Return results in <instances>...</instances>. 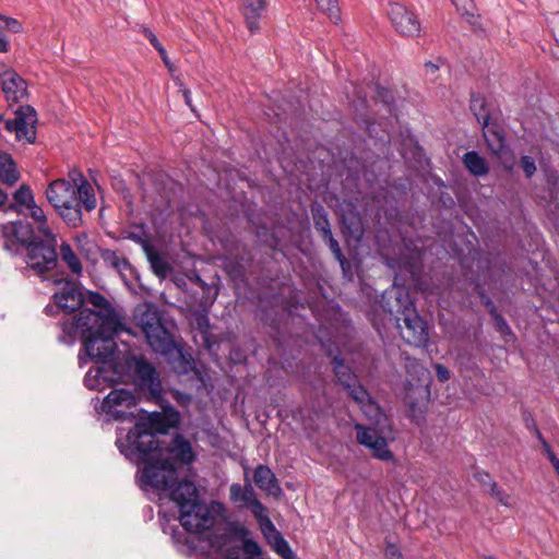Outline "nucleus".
Returning <instances> with one entry per match:
<instances>
[{
	"instance_id": "obj_1",
	"label": "nucleus",
	"mask_w": 559,
	"mask_h": 559,
	"mask_svg": "<svg viewBox=\"0 0 559 559\" xmlns=\"http://www.w3.org/2000/svg\"><path fill=\"white\" fill-rule=\"evenodd\" d=\"M116 444L129 461L144 464L141 471L143 486L171 492L180 483L175 464L165 457L158 439L146 424H135L124 436L120 430Z\"/></svg>"
},
{
	"instance_id": "obj_2",
	"label": "nucleus",
	"mask_w": 559,
	"mask_h": 559,
	"mask_svg": "<svg viewBox=\"0 0 559 559\" xmlns=\"http://www.w3.org/2000/svg\"><path fill=\"white\" fill-rule=\"evenodd\" d=\"M70 179H57L49 183L46 197L61 218L71 227L82 224V206L86 211L96 207V198L88 181L76 170Z\"/></svg>"
},
{
	"instance_id": "obj_3",
	"label": "nucleus",
	"mask_w": 559,
	"mask_h": 559,
	"mask_svg": "<svg viewBox=\"0 0 559 559\" xmlns=\"http://www.w3.org/2000/svg\"><path fill=\"white\" fill-rule=\"evenodd\" d=\"M384 298H388L383 309L394 316L401 336L408 344L426 346L429 340L427 324L417 313L407 290L404 287H393L386 290Z\"/></svg>"
},
{
	"instance_id": "obj_4",
	"label": "nucleus",
	"mask_w": 559,
	"mask_h": 559,
	"mask_svg": "<svg viewBox=\"0 0 559 559\" xmlns=\"http://www.w3.org/2000/svg\"><path fill=\"white\" fill-rule=\"evenodd\" d=\"M170 499L179 508V521L186 531L202 533L214 525V515L209 507L200 501L197 486L192 481H180L173 489Z\"/></svg>"
},
{
	"instance_id": "obj_5",
	"label": "nucleus",
	"mask_w": 559,
	"mask_h": 559,
	"mask_svg": "<svg viewBox=\"0 0 559 559\" xmlns=\"http://www.w3.org/2000/svg\"><path fill=\"white\" fill-rule=\"evenodd\" d=\"M134 322L145 336L148 346L164 356L180 354L173 335L165 328L160 312L152 302L139 305L134 310Z\"/></svg>"
},
{
	"instance_id": "obj_6",
	"label": "nucleus",
	"mask_w": 559,
	"mask_h": 559,
	"mask_svg": "<svg viewBox=\"0 0 559 559\" xmlns=\"http://www.w3.org/2000/svg\"><path fill=\"white\" fill-rule=\"evenodd\" d=\"M25 262L27 267L37 275H44L52 271L58 263L57 238L55 235H39L34 233L32 237L24 243Z\"/></svg>"
},
{
	"instance_id": "obj_7",
	"label": "nucleus",
	"mask_w": 559,
	"mask_h": 559,
	"mask_svg": "<svg viewBox=\"0 0 559 559\" xmlns=\"http://www.w3.org/2000/svg\"><path fill=\"white\" fill-rule=\"evenodd\" d=\"M120 317L112 309L95 311L88 308L82 309L73 321H64L61 328L66 334L73 336L79 333L84 341L85 336H94L102 330L110 331L111 324H117Z\"/></svg>"
},
{
	"instance_id": "obj_8",
	"label": "nucleus",
	"mask_w": 559,
	"mask_h": 559,
	"mask_svg": "<svg viewBox=\"0 0 559 559\" xmlns=\"http://www.w3.org/2000/svg\"><path fill=\"white\" fill-rule=\"evenodd\" d=\"M128 369L132 373L134 383L148 393L150 399L156 402L162 397V382L156 368L144 357L131 356L127 359Z\"/></svg>"
},
{
	"instance_id": "obj_9",
	"label": "nucleus",
	"mask_w": 559,
	"mask_h": 559,
	"mask_svg": "<svg viewBox=\"0 0 559 559\" xmlns=\"http://www.w3.org/2000/svg\"><path fill=\"white\" fill-rule=\"evenodd\" d=\"M111 328L110 331L106 332L104 329L94 336H85L83 346L91 358L105 361L115 353L116 343L114 336L122 331H127V329L121 320L117 324H111Z\"/></svg>"
},
{
	"instance_id": "obj_10",
	"label": "nucleus",
	"mask_w": 559,
	"mask_h": 559,
	"mask_svg": "<svg viewBox=\"0 0 559 559\" xmlns=\"http://www.w3.org/2000/svg\"><path fill=\"white\" fill-rule=\"evenodd\" d=\"M357 442L370 450L372 456L383 462L394 461V454L389 449L388 441L378 430L360 424L355 425Z\"/></svg>"
},
{
	"instance_id": "obj_11",
	"label": "nucleus",
	"mask_w": 559,
	"mask_h": 559,
	"mask_svg": "<svg viewBox=\"0 0 559 559\" xmlns=\"http://www.w3.org/2000/svg\"><path fill=\"white\" fill-rule=\"evenodd\" d=\"M248 530L238 522L226 523L222 533L216 534L212 542L219 550H224L227 559H238L240 548L237 544L248 535Z\"/></svg>"
},
{
	"instance_id": "obj_12",
	"label": "nucleus",
	"mask_w": 559,
	"mask_h": 559,
	"mask_svg": "<svg viewBox=\"0 0 559 559\" xmlns=\"http://www.w3.org/2000/svg\"><path fill=\"white\" fill-rule=\"evenodd\" d=\"M36 123L37 115L35 109L31 106H25L16 111L14 119L5 121V128L8 131L15 133L16 140H25V142L32 144L36 140Z\"/></svg>"
},
{
	"instance_id": "obj_13",
	"label": "nucleus",
	"mask_w": 559,
	"mask_h": 559,
	"mask_svg": "<svg viewBox=\"0 0 559 559\" xmlns=\"http://www.w3.org/2000/svg\"><path fill=\"white\" fill-rule=\"evenodd\" d=\"M136 404L133 393L126 389L112 390L103 401L102 411L116 420H126L132 413L128 409Z\"/></svg>"
},
{
	"instance_id": "obj_14",
	"label": "nucleus",
	"mask_w": 559,
	"mask_h": 559,
	"mask_svg": "<svg viewBox=\"0 0 559 559\" xmlns=\"http://www.w3.org/2000/svg\"><path fill=\"white\" fill-rule=\"evenodd\" d=\"M229 498L234 503H238L240 508L249 509L257 521H260L269 514L267 509L257 498L254 488L249 480H247L243 486L240 484H231Z\"/></svg>"
},
{
	"instance_id": "obj_15",
	"label": "nucleus",
	"mask_w": 559,
	"mask_h": 559,
	"mask_svg": "<svg viewBox=\"0 0 559 559\" xmlns=\"http://www.w3.org/2000/svg\"><path fill=\"white\" fill-rule=\"evenodd\" d=\"M389 16L399 34L408 37H413L419 34L420 23L417 16L403 4H391Z\"/></svg>"
},
{
	"instance_id": "obj_16",
	"label": "nucleus",
	"mask_w": 559,
	"mask_h": 559,
	"mask_svg": "<svg viewBox=\"0 0 559 559\" xmlns=\"http://www.w3.org/2000/svg\"><path fill=\"white\" fill-rule=\"evenodd\" d=\"M56 284L61 285L60 290L53 294L56 306L66 312H73L80 309L83 304V296L76 283L68 280H58Z\"/></svg>"
},
{
	"instance_id": "obj_17",
	"label": "nucleus",
	"mask_w": 559,
	"mask_h": 559,
	"mask_svg": "<svg viewBox=\"0 0 559 559\" xmlns=\"http://www.w3.org/2000/svg\"><path fill=\"white\" fill-rule=\"evenodd\" d=\"M349 396L360 406L364 414L371 420L380 423L384 416L379 405L372 400L368 391L358 383L357 379L353 382H346L344 386Z\"/></svg>"
},
{
	"instance_id": "obj_18",
	"label": "nucleus",
	"mask_w": 559,
	"mask_h": 559,
	"mask_svg": "<svg viewBox=\"0 0 559 559\" xmlns=\"http://www.w3.org/2000/svg\"><path fill=\"white\" fill-rule=\"evenodd\" d=\"M260 530L273 550L283 559H297L287 540L276 530L269 514L258 521Z\"/></svg>"
},
{
	"instance_id": "obj_19",
	"label": "nucleus",
	"mask_w": 559,
	"mask_h": 559,
	"mask_svg": "<svg viewBox=\"0 0 559 559\" xmlns=\"http://www.w3.org/2000/svg\"><path fill=\"white\" fill-rule=\"evenodd\" d=\"M2 237L4 238L3 248L12 251L17 242L24 245L34 233L25 223L10 222L0 226Z\"/></svg>"
},
{
	"instance_id": "obj_20",
	"label": "nucleus",
	"mask_w": 559,
	"mask_h": 559,
	"mask_svg": "<svg viewBox=\"0 0 559 559\" xmlns=\"http://www.w3.org/2000/svg\"><path fill=\"white\" fill-rule=\"evenodd\" d=\"M2 91L10 102H19L26 95V82L13 70L0 71Z\"/></svg>"
},
{
	"instance_id": "obj_21",
	"label": "nucleus",
	"mask_w": 559,
	"mask_h": 559,
	"mask_svg": "<svg viewBox=\"0 0 559 559\" xmlns=\"http://www.w3.org/2000/svg\"><path fill=\"white\" fill-rule=\"evenodd\" d=\"M167 452L181 464L188 465L195 460V453L192 449L191 442L180 433H177L173 438Z\"/></svg>"
},
{
	"instance_id": "obj_22",
	"label": "nucleus",
	"mask_w": 559,
	"mask_h": 559,
	"mask_svg": "<svg viewBox=\"0 0 559 559\" xmlns=\"http://www.w3.org/2000/svg\"><path fill=\"white\" fill-rule=\"evenodd\" d=\"M267 0H242V13L251 33L257 32L259 21L266 12Z\"/></svg>"
},
{
	"instance_id": "obj_23",
	"label": "nucleus",
	"mask_w": 559,
	"mask_h": 559,
	"mask_svg": "<svg viewBox=\"0 0 559 559\" xmlns=\"http://www.w3.org/2000/svg\"><path fill=\"white\" fill-rule=\"evenodd\" d=\"M180 421V414L174 407H164L163 413L153 412L148 416L152 428L158 432H167L169 428L176 427Z\"/></svg>"
},
{
	"instance_id": "obj_24",
	"label": "nucleus",
	"mask_w": 559,
	"mask_h": 559,
	"mask_svg": "<svg viewBox=\"0 0 559 559\" xmlns=\"http://www.w3.org/2000/svg\"><path fill=\"white\" fill-rule=\"evenodd\" d=\"M253 479L255 485L269 495L277 496L282 492L274 473L266 465H258L254 469Z\"/></svg>"
},
{
	"instance_id": "obj_25",
	"label": "nucleus",
	"mask_w": 559,
	"mask_h": 559,
	"mask_svg": "<svg viewBox=\"0 0 559 559\" xmlns=\"http://www.w3.org/2000/svg\"><path fill=\"white\" fill-rule=\"evenodd\" d=\"M483 127V135L487 143L488 148L496 156H501L506 150V140L504 136L499 129V127L495 123L488 122V124H484Z\"/></svg>"
},
{
	"instance_id": "obj_26",
	"label": "nucleus",
	"mask_w": 559,
	"mask_h": 559,
	"mask_svg": "<svg viewBox=\"0 0 559 559\" xmlns=\"http://www.w3.org/2000/svg\"><path fill=\"white\" fill-rule=\"evenodd\" d=\"M20 178L15 162L8 153H0V180L9 186L14 185Z\"/></svg>"
},
{
	"instance_id": "obj_27",
	"label": "nucleus",
	"mask_w": 559,
	"mask_h": 559,
	"mask_svg": "<svg viewBox=\"0 0 559 559\" xmlns=\"http://www.w3.org/2000/svg\"><path fill=\"white\" fill-rule=\"evenodd\" d=\"M405 369L411 380L417 384L429 383L430 372L418 359L406 357Z\"/></svg>"
},
{
	"instance_id": "obj_28",
	"label": "nucleus",
	"mask_w": 559,
	"mask_h": 559,
	"mask_svg": "<svg viewBox=\"0 0 559 559\" xmlns=\"http://www.w3.org/2000/svg\"><path fill=\"white\" fill-rule=\"evenodd\" d=\"M463 163L475 176H483L488 173L486 160L475 151L467 152L463 157Z\"/></svg>"
},
{
	"instance_id": "obj_29",
	"label": "nucleus",
	"mask_w": 559,
	"mask_h": 559,
	"mask_svg": "<svg viewBox=\"0 0 559 559\" xmlns=\"http://www.w3.org/2000/svg\"><path fill=\"white\" fill-rule=\"evenodd\" d=\"M59 257L73 274L80 275L82 273V263L68 242L60 245Z\"/></svg>"
},
{
	"instance_id": "obj_30",
	"label": "nucleus",
	"mask_w": 559,
	"mask_h": 559,
	"mask_svg": "<svg viewBox=\"0 0 559 559\" xmlns=\"http://www.w3.org/2000/svg\"><path fill=\"white\" fill-rule=\"evenodd\" d=\"M471 110L476 117L477 121L481 126L488 124L490 122V112L487 108V103L484 97L480 95L473 94L471 97Z\"/></svg>"
},
{
	"instance_id": "obj_31",
	"label": "nucleus",
	"mask_w": 559,
	"mask_h": 559,
	"mask_svg": "<svg viewBox=\"0 0 559 559\" xmlns=\"http://www.w3.org/2000/svg\"><path fill=\"white\" fill-rule=\"evenodd\" d=\"M27 210L29 211V216L37 224V231L39 235H53L47 224V216L40 206L34 202Z\"/></svg>"
},
{
	"instance_id": "obj_32",
	"label": "nucleus",
	"mask_w": 559,
	"mask_h": 559,
	"mask_svg": "<svg viewBox=\"0 0 559 559\" xmlns=\"http://www.w3.org/2000/svg\"><path fill=\"white\" fill-rule=\"evenodd\" d=\"M333 370L338 382L343 386L346 385V382H353L357 379L344 360L338 359L337 357L333 359Z\"/></svg>"
},
{
	"instance_id": "obj_33",
	"label": "nucleus",
	"mask_w": 559,
	"mask_h": 559,
	"mask_svg": "<svg viewBox=\"0 0 559 559\" xmlns=\"http://www.w3.org/2000/svg\"><path fill=\"white\" fill-rule=\"evenodd\" d=\"M13 199H14L15 204L10 205L9 210L17 211V206H25L26 209H28L31 206V204H33L35 202L32 190L27 186H21L14 192Z\"/></svg>"
},
{
	"instance_id": "obj_34",
	"label": "nucleus",
	"mask_w": 559,
	"mask_h": 559,
	"mask_svg": "<svg viewBox=\"0 0 559 559\" xmlns=\"http://www.w3.org/2000/svg\"><path fill=\"white\" fill-rule=\"evenodd\" d=\"M313 221L316 228L321 233L322 237L331 234L330 223L328 221L324 209L318 205L312 209Z\"/></svg>"
},
{
	"instance_id": "obj_35",
	"label": "nucleus",
	"mask_w": 559,
	"mask_h": 559,
	"mask_svg": "<svg viewBox=\"0 0 559 559\" xmlns=\"http://www.w3.org/2000/svg\"><path fill=\"white\" fill-rule=\"evenodd\" d=\"M148 259L154 273L157 276L165 278L170 272V266L168 262L159 254L155 253L150 254Z\"/></svg>"
},
{
	"instance_id": "obj_36",
	"label": "nucleus",
	"mask_w": 559,
	"mask_h": 559,
	"mask_svg": "<svg viewBox=\"0 0 559 559\" xmlns=\"http://www.w3.org/2000/svg\"><path fill=\"white\" fill-rule=\"evenodd\" d=\"M104 259L109 265H111L118 272H122L130 267L128 260L118 255L115 251L107 250L104 253Z\"/></svg>"
},
{
	"instance_id": "obj_37",
	"label": "nucleus",
	"mask_w": 559,
	"mask_h": 559,
	"mask_svg": "<svg viewBox=\"0 0 559 559\" xmlns=\"http://www.w3.org/2000/svg\"><path fill=\"white\" fill-rule=\"evenodd\" d=\"M318 8L325 12L330 20L334 23L340 21L338 9L336 7V0H316Z\"/></svg>"
},
{
	"instance_id": "obj_38",
	"label": "nucleus",
	"mask_w": 559,
	"mask_h": 559,
	"mask_svg": "<svg viewBox=\"0 0 559 559\" xmlns=\"http://www.w3.org/2000/svg\"><path fill=\"white\" fill-rule=\"evenodd\" d=\"M343 224L349 234L356 238H360L362 235V228L359 218L356 215H352L348 219L344 218Z\"/></svg>"
},
{
	"instance_id": "obj_39",
	"label": "nucleus",
	"mask_w": 559,
	"mask_h": 559,
	"mask_svg": "<svg viewBox=\"0 0 559 559\" xmlns=\"http://www.w3.org/2000/svg\"><path fill=\"white\" fill-rule=\"evenodd\" d=\"M520 167L522 168L526 178H532L537 169L534 158L528 155H523L520 158Z\"/></svg>"
},
{
	"instance_id": "obj_40",
	"label": "nucleus",
	"mask_w": 559,
	"mask_h": 559,
	"mask_svg": "<svg viewBox=\"0 0 559 559\" xmlns=\"http://www.w3.org/2000/svg\"><path fill=\"white\" fill-rule=\"evenodd\" d=\"M490 313H491V316H492V318L495 320L497 330L502 335H512L511 328L509 326L507 321L502 318V316L497 312L495 307L491 308Z\"/></svg>"
},
{
	"instance_id": "obj_41",
	"label": "nucleus",
	"mask_w": 559,
	"mask_h": 559,
	"mask_svg": "<svg viewBox=\"0 0 559 559\" xmlns=\"http://www.w3.org/2000/svg\"><path fill=\"white\" fill-rule=\"evenodd\" d=\"M87 300L90 304L97 307L99 309L98 311H104L105 309H111L108 300L99 293H90Z\"/></svg>"
},
{
	"instance_id": "obj_42",
	"label": "nucleus",
	"mask_w": 559,
	"mask_h": 559,
	"mask_svg": "<svg viewBox=\"0 0 559 559\" xmlns=\"http://www.w3.org/2000/svg\"><path fill=\"white\" fill-rule=\"evenodd\" d=\"M0 27H4L13 33H20L23 29L22 24L17 20L8 16H0Z\"/></svg>"
},
{
	"instance_id": "obj_43",
	"label": "nucleus",
	"mask_w": 559,
	"mask_h": 559,
	"mask_svg": "<svg viewBox=\"0 0 559 559\" xmlns=\"http://www.w3.org/2000/svg\"><path fill=\"white\" fill-rule=\"evenodd\" d=\"M323 240L329 245L331 251L337 260L343 263V254L337 240L333 237L332 233L322 237Z\"/></svg>"
},
{
	"instance_id": "obj_44",
	"label": "nucleus",
	"mask_w": 559,
	"mask_h": 559,
	"mask_svg": "<svg viewBox=\"0 0 559 559\" xmlns=\"http://www.w3.org/2000/svg\"><path fill=\"white\" fill-rule=\"evenodd\" d=\"M489 492L502 506H506V507L510 506V496L507 495L503 490L499 489L498 486H497V483L496 484H491Z\"/></svg>"
},
{
	"instance_id": "obj_45",
	"label": "nucleus",
	"mask_w": 559,
	"mask_h": 559,
	"mask_svg": "<svg viewBox=\"0 0 559 559\" xmlns=\"http://www.w3.org/2000/svg\"><path fill=\"white\" fill-rule=\"evenodd\" d=\"M242 542V549L246 554L251 556H260L261 555V548L258 545L257 542L252 539L245 538Z\"/></svg>"
},
{
	"instance_id": "obj_46",
	"label": "nucleus",
	"mask_w": 559,
	"mask_h": 559,
	"mask_svg": "<svg viewBox=\"0 0 559 559\" xmlns=\"http://www.w3.org/2000/svg\"><path fill=\"white\" fill-rule=\"evenodd\" d=\"M455 5L456 10L461 12V14H471V10L473 8V0H451Z\"/></svg>"
},
{
	"instance_id": "obj_47",
	"label": "nucleus",
	"mask_w": 559,
	"mask_h": 559,
	"mask_svg": "<svg viewBox=\"0 0 559 559\" xmlns=\"http://www.w3.org/2000/svg\"><path fill=\"white\" fill-rule=\"evenodd\" d=\"M143 33L145 37L150 40V43L154 46V48L158 51V53H164V47L159 43L155 34L148 28H144Z\"/></svg>"
},
{
	"instance_id": "obj_48",
	"label": "nucleus",
	"mask_w": 559,
	"mask_h": 559,
	"mask_svg": "<svg viewBox=\"0 0 559 559\" xmlns=\"http://www.w3.org/2000/svg\"><path fill=\"white\" fill-rule=\"evenodd\" d=\"M535 432H536V437L542 442L545 454L547 455L548 460L552 463V457H557L556 454L554 453L550 445L544 439L543 435L540 433V431L537 428L535 429Z\"/></svg>"
},
{
	"instance_id": "obj_49",
	"label": "nucleus",
	"mask_w": 559,
	"mask_h": 559,
	"mask_svg": "<svg viewBox=\"0 0 559 559\" xmlns=\"http://www.w3.org/2000/svg\"><path fill=\"white\" fill-rule=\"evenodd\" d=\"M435 370L437 372V377L439 379L440 382H445L448 381L450 378H451V373L449 371V369L441 365V364H435Z\"/></svg>"
},
{
	"instance_id": "obj_50",
	"label": "nucleus",
	"mask_w": 559,
	"mask_h": 559,
	"mask_svg": "<svg viewBox=\"0 0 559 559\" xmlns=\"http://www.w3.org/2000/svg\"><path fill=\"white\" fill-rule=\"evenodd\" d=\"M475 478L480 485L488 486L489 488L491 487V484H496L491 476L486 472L476 473Z\"/></svg>"
},
{
	"instance_id": "obj_51",
	"label": "nucleus",
	"mask_w": 559,
	"mask_h": 559,
	"mask_svg": "<svg viewBox=\"0 0 559 559\" xmlns=\"http://www.w3.org/2000/svg\"><path fill=\"white\" fill-rule=\"evenodd\" d=\"M376 91H377V96H378L379 98H381V100H382L384 104L389 105V104L392 102L393 96H392L391 91H389V90H386V88H384V87H380V86H377V87H376Z\"/></svg>"
},
{
	"instance_id": "obj_52",
	"label": "nucleus",
	"mask_w": 559,
	"mask_h": 559,
	"mask_svg": "<svg viewBox=\"0 0 559 559\" xmlns=\"http://www.w3.org/2000/svg\"><path fill=\"white\" fill-rule=\"evenodd\" d=\"M385 556L388 559H404L401 551L394 545H389L386 547Z\"/></svg>"
},
{
	"instance_id": "obj_53",
	"label": "nucleus",
	"mask_w": 559,
	"mask_h": 559,
	"mask_svg": "<svg viewBox=\"0 0 559 559\" xmlns=\"http://www.w3.org/2000/svg\"><path fill=\"white\" fill-rule=\"evenodd\" d=\"M181 92H182V96H183V98H185L186 104H187V105H188L192 110H194V109H193V107H192V99H191V92H190V90H188V88H182V90H181Z\"/></svg>"
},
{
	"instance_id": "obj_54",
	"label": "nucleus",
	"mask_w": 559,
	"mask_h": 559,
	"mask_svg": "<svg viewBox=\"0 0 559 559\" xmlns=\"http://www.w3.org/2000/svg\"><path fill=\"white\" fill-rule=\"evenodd\" d=\"M9 48V41L4 36L0 35V52H7Z\"/></svg>"
},
{
	"instance_id": "obj_55",
	"label": "nucleus",
	"mask_w": 559,
	"mask_h": 559,
	"mask_svg": "<svg viewBox=\"0 0 559 559\" xmlns=\"http://www.w3.org/2000/svg\"><path fill=\"white\" fill-rule=\"evenodd\" d=\"M8 194L0 188V207L5 204Z\"/></svg>"
},
{
	"instance_id": "obj_56",
	"label": "nucleus",
	"mask_w": 559,
	"mask_h": 559,
	"mask_svg": "<svg viewBox=\"0 0 559 559\" xmlns=\"http://www.w3.org/2000/svg\"><path fill=\"white\" fill-rule=\"evenodd\" d=\"M552 466L554 468L556 469L557 474L559 475V459L558 457H552Z\"/></svg>"
},
{
	"instance_id": "obj_57",
	"label": "nucleus",
	"mask_w": 559,
	"mask_h": 559,
	"mask_svg": "<svg viewBox=\"0 0 559 559\" xmlns=\"http://www.w3.org/2000/svg\"><path fill=\"white\" fill-rule=\"evenodd\" d=\"M159 56L162 57V59L165 62V64L168 66V57H167V52H166L165 49H164V53H159Z\"/></svg>"
},
{
	"instance_id": "obj_58",
	"label": "nucleus",
	"mask_w": 559,
	"mask_h": 559,
	"mask_svg": "<svg viewBox=\"0 0 559 559\" xmlns=\"http://www.w3.org/2000/svg\"><path fill=\"white\" fill-rule=\"evenodd\" d=\"M426 67H427V68H429L431 71L437 70V66H436V64H433V63H431V62H427V63H426Z\"/></svg>"
},
{
	"instance_id": "obj_59",
	"label": "nucleus",
	"mask_w": 559,
	"mask_h": 559,
	"mask_svg": "<svg viewBox=\"0 0 559 559\" xmlns=\"http://www.w3.org/2000/svg\"><path fill=\"white\" fill-rule=\"evenodd\" d=\"M52 309H53V307H52V306H47V307L45 308V311H46V313H47V314H51V313H52Z\"/></svg>"
},
{
	"instance_id": "obj_60",
	"label": "nucleus",
	"mask_w": 559,
	"mask_h": 559,
	"mask_svg": "<svg viewBox=\"0 0 559 559\" xmlns=\"http://www.w3.org/2000/svg\"><path fill=\"white\" fill-rule=\"evenodd\" d=\"M197 282L202 286V287H205L206 284L201 280L200 276H197Z\"/></svg>"
},
{
	"instance_id": "obj_61",
	"label": "nucleus",
	"mask_w": 559,
	"mask_h": 559,
	"mask_svg": "<svg viewBox=\"0 0 559 559\" xmlns=\"http://www.w3.org/2000/svg\"><path fill=\"white\" fill-rule=\"evenodd\" d=\"M484 559H497V558L491 557V556H487V557H485Z\"/></svg>"
}]
</instances>
